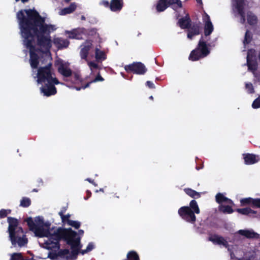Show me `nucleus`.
<instances>
[{
	"mask_svg": "<svg viewBox=\"0 0 260 260\" xmlns=\"http://www.w3.org/2000/svg\"><path fill=\"white\" fill-rule=\"evenodd\" d=\"M17 18L20 29V33L23 39V45L29 50V62L32 68V76L37 78L38 84L42 86L40 88L41 92L44 95L49 96L56 93L55 85L60 84L51 68V63L48 62L47 66L37 69L41 61L39 56L40 52H34L36 44L42 52L44 61L50 60V49L52 41L50 33L57 29L56 25L45 23V19L42 17L35 9L21 10L17 13Z\"/></svg>",
	"mask_w": 260,
	"mask_h": 260,
	"instance_id": "nucleus-1",
	"label": "nucleus"
},
{
	"mask_svg": "<svg viewBox=\"0 0 260 260\" xmlns=\"http://www.w3.org/2000/svg\"><path fill=\"white\" fill-rule=\"evenodd\" d=\"M29 230L36 236L46 237L43 243L39 242L41 246L49 250L48 257L52 260H69L77 258L80 245L81 237L84 231L80 230L77 233L71 228H50L49 222H44L42 217H31L25 220Z\"/></svg>",
	"mask_w": 260,
	"mask_h": 260,
	"instance_id": "nucleus-2",
	"label": "nucleus"
},
{
	"mask_svg": "<svg viewBox=\"0 0 260 260\" xmlns=\"http://www.w3.org/2000/svg\"><path fill=\"white\" fill-rule=\"evenodd\" d=\"M203 21L204 24V36H202L198 44V47L192 51L189 56V59L196 61L207 56L210 53L209 47L214 46V41L211 42L210 35L214 30L213 25L209 16L205 13L203 16Z\"/></svg>",
	"mask_w": 260,
	"mask_h": 260,
	"instance_id": "nucleus-3",
	"label": "nucleus"
},
{
	"mask_svg": "<svg viewBox=\"0 0 260 260\" xmlns=\"http://www.w3.org/2000/svg\"><path fill=\"white\" fill-rule=\"evenodd\" d=\"M9 239L12 246L22 247L26 245L28 240L21 227L18 226V220L11 217H8Z\"/></svg>",
	"mask_w": 260,
	"mask_h": 260,
	"instance_id": "nucleus-4",
	"label": "nucleus"
},
{
	"mask_svg": "<svg viewBox=\"0 0 260 260\" xmlns=\"http://www.w3.org/2000/svg\"><path fill=\"white\" fill-rule=\"evenodd\" d=\"M209 240L215 244L219 245L220 246H223L228 248L230 252V255L232 260H255L256 257L255 252L254 251H249L244 252L245 257L243 258H238L235 257V255H240L241 251L238 250L237 247H233L234 251L230 249L228 244L227 241L222 237L218 235H212L209 237Z\"/></svg>",
	"mask_w": 260,
	"mask_h": 260,
	"instance_id": "nucleus-5",
	"label": "nucleus"
},
{
	"mask_svg": "<svg viewBox=\"0 0 260 260\" xmlns=\"http://www.w3.org/2000/svg\"><path fill=\"white\" fill-rule=\"evenodd\" d=\"M55 64L58 73L63 77L64 80L68 81V78L71 77L72 82L74 84H79L81 82L80 76L77 73H72L68 62L58 59L56 61Z\"/></svg>",
	"mask_w": 260,
	"mask_h": 260,
	"instance_id": "nucleus-6",
	"label": "nucleus"
},
{
	"mask_svg": "<svg viewBox=\"0 0 260 260\" xmlns=\"http://www.w3.org/2000/svg\"><path fill=\"white\" fill-rule=\"evenodd\" d=\"M200 209L197 202L193 200L189 204V206H184L178 210L179 215L187 222L193 223L196 220L194 213L199 214Z\"/></svg>",
	"mask_w": 260,
	"mask_h": 260,
	"instance_id": "nucleus-7",
	"label": "nucleus"
},
{
	"mask_svg": "<svg viewBox=\"0 0 260 260\" xmlns=\"http://www.w3.org/2000/svg\"><path fill=\"white\" fill-rule=\"evenodd\" d=\"M216 201L219 204V210L224 214H231L234 212L232 209L233 201L225 197L222 193H218L216 196Z\"/></svg>",
	"mask_w": 260,
	"mask_h": 260,
	"instance_id": "nucleus-8",
	"label": "nucleus"
},
{
	"mask_svg": "<svg viewBox=\"0 0 260 260\" xmlns=\"http://www.w3.org/2000/svg\"><path fill=\"white\" fill-rule=\"evenodd\" d=\"M169 4L173 6L174 9L182 7V3L180 0H159L157 6L156 10L158 12H162L167 9Z\"/></svg>",
	"mask_w": 260,
	"mask_h": 260,
	"instance_id": "nucleus-9",
	"label": "nucleus"
},
{
	"mask_svg": "<svg viewBox=\"0 0 260 260\" xmlns=\"http://www.w3.org/2000/svg\"><path fill=\"white\" fill-rule=\"evenodd\" d=\"M124 69L127 72H133L140 75L144 74L147 71L145 66L141 62H134L131 64L125 66Z\"/></svg>",
	"mask_w": 260,
	"mask_h": 260,
	"instance_id": "nucleus-10",
	"label": "nucleus"
},
{
	"mask_svg": "<svg viewBox=\"0 0 260 260\" xmlns=\"http://www.w3.org/2000/svg\"><path fill=\"white\" fill-rule=\"evenodd\" d=\"M232 5L234 11L241 16V23H244L245 21L243 12L244 0H233Z\"/></svg>",
	"mask_w": 260,
	"mask_h": 260,
	"instance_id": "nucleus-11",
	"label": "nucleus"
},
{
	"mask_svg": "<svg viewBox=\"0 0 260 260\" xmlns=\"http://www.w3.org/2000/svg\"><path fill=\"white\" fill-rule=\"evenodd\" d=\"M253 52V51H249L247 55V65L248 70L252 72L254 77L258 81H260V73L256 72L257 64L255 61L250 60V53Z\"/></svg>",
	"mask_w": 260,
	"mask_h": 260,
	"instance_id": "nucleus-12",
	"label": "nucleus"
},
{
	"mask_svg": "<svg viewBox=\"0 0 260 260\" xmlns=\"http://www.w3.org/2000/svg\"><path fill=\"white\" fill-rule=\"evenodd\" d=\"M66 34L69 35V38L70 39H82L83 36L85 34V29L83 28H79L74 29L71 31L66 30Z\"/></svg>",
	"mask_w": 260,
	"mask_h": 260,
	"instance_id": "nucleus-13",
	"label": "nucleus"
},
{
	"mask_svg": "<svg viewBox=\"0 0 260 260\" xmlns=\"http://www.w3.org/2000/svg\"><path fill=\"white\" fill-rule=\"evenodd\" d=\"M92 46V42L90 41H86L81 45L80 56L82 59L87 60L88 52Z\"/></svg>",
	"mask_w": 260,
	"mask_h": 260,
	"instance_id": "nucleus-14",
	"label": "nucleus"
},
{
	"mask_svg": "<svg viewBox=\"0 0 260 260\" xmlns=\"http://www.w3.org/2000/svg\"><path fill=\"white\" fill-rule=\"evenodd\" d=\"M238 233L247 238L260 239V235L254 232L252 230H240Z\"/></svg>",
	"mask_w": 260,
	"mask_h": 260,
	"instance_id": "nucleus-15",
	"label": "nucleus"
},
{
	"mask_svg": "<svg viewBox=\"0 0 260 260\" xmlns=\"http://www.w3.org/2000/svg\"><path fill=\"white\" fill-rule=\"evenodd\" d=\"M53 42L58 49L67 48L69 45V41L61 38H56L53 39Z\"/></svg>",
	"mask_w": 260,
	"mask_h": 260,
	"instance_id": "nucleus-16",
	"label": "nucleus"
},
{
	"mask_svg": "<svg viewBox=\"0 0 260 260\" xmlns=\"http://www.w3.org/2000/svg\"><path fill=\"white\" fill-rule=\"evenodd\" d=\"M236 211L240 214L248 215L252 217H256L257 214L256 211L252 210L250 208L238 209Z\"/></svg>",
	"mask_w": 260,
	"mask_h": 260,
	"instance_id": "nucleus-17",
	"label": "nucleus"
},
{
	"mask_svg": "<svg viewBox=\"0 0 260 260\" xmlns=\"http://www.w3.org/2000/svg\"><path fill=\"white\" fill-rule=\"evenodd\" d=\"M77 5L75 3H72L68 7L61 9L59 12L60 15H65L73 12L76 9Z\"/></svg>",
	"mask_w": 260,
	"mask_h": 260,
	"instance_id": "nucleus-18",
	"label": "nucleus"
},
{
	"mask_svg": "<svg viewBox=\"0 0 260 260\" xmlns=\"http://www.w3.org/2000/svg\"><path fill=\"white\" fill-rule=\"evenodd\" d=\"M245 164L246 165H252L257 162L258 159L253 154H247L244 156Z\"/></svg>",
	"mask_w": 260,
	"mask_h": 260,
	"instance_id": "nucleus-19",
	"label": "nucleus"
},
{
	"mask_svg": "<svg viewBox=\"0 0 260 260\" xmlns=\"http://www.w3.org/2000/svg\"><path fill=\"white\" fill-rule=\"evenodd\" d=\"M122 6V0H112L110 9L112 11H119Z\"/></svg>",
	"mask_w": 260,
	"mask_h": 260,
	"instance_id": "nucleus-20",
	"label": "nucleus"
},
{
	"mask_svg": "<svg viewBox=\"0 0 260 260\" xmlns=\"http://www.w3.org/2000/svg\"><path fill=\"white\" fill-rule=\"evenodd\" d=\"M178 23L180 27L182 29L188 28L190 23V20L189 16L186 15L184 18L180 19Z\"/></svg>",
	"mask_w": 260,
	"mask_h": 260,
	"instance_id": "nucleus-21",
	"label": "nucleus"
},
{
	"mask_svg": "<svg viewBox=\"0 0 260 260\" xmlns=\"http://www.w3.org/2000/svg\"><path fill=\"white\" fill-rule=\"evenodd\" d=\"M95 56L96 60L98 62L102 61L106 58L105 53L98 48H95Z\"/></svg>",
	"mask_w": 260,
	"mask_h": 260,
	"instance_id": "nucleus-22",
	"label": "nucleus"
},
{
	"mask_svg": "<svg viewBox=\"0 0 260 260\" xmlns=\"http://www.w3.org/2000/svg\"><path fill=\"white\" fill-rule=\"evenodd\" d=\"M200 34V28L199 26H193L188 31L187 38L192 39V37Z\"/></svg>",
	"mask_w": 260,
	"mask_h": 260,
	"instance_id": "nucleus-23",
	"label": "nucleus"
},
{
	"mask_svg": "<svg viewBox=\"0 0 260 260\" xmlns=\"http://www.w3.org/2000/svg\"><path fill=\"white\" fill-rule=\"evenodd\" d=\"M247 22L250 25H254L257 23L256 17L250 12L247 13Z\"/></svg>",
	"mask_w": 260,
	"mask_h": 260,
	"instance_id": "nucleus-24",
	"label": "nucleus"
},
{
	"mask_svg": "<svg viewBox=\"0 0 260 260\" xmlns=\"http://www.w3.org/2000/svg\"><path fill=\"white\" fill-rule=\"evenodd\" d=\"M257 201V199H253L251 198H248L242 199L240 200V203L243 205L251 204V205H253L254 206L256 207L255 201Z\"/></svg>",
	"mask_w": 260,
	"mask_h": 260,
	"instance_id": "nucleus-25",
	"label": "nucleus"
},
{
	"mask_svg": "<svg viewBox=\"0 0 260 260\" xmlns=\"http://www.w3.org/2000/svg\"><path fill=\"white\" fill-rule=\"evenodd\" d=\"M184 191L185 193L188 194L189 196L192 198H200L201 197V193L198 192L194 190H192L190 188H185L184 189Z\"/></svg>",
	"mask_w": 260,
	"mask_h": 260,
	"instance_id": "nucleus-26",
	"label": "nucleus"
},
{
	"mask_svg": "<svg viewBox=\"0 0 260 260\" xmlns=\"http://www.w3.org/2000/svg\"><path fill=\"white\" fill-rule=\"evenodd\" d=\"M64 213V211H60L59 212V215L60 216L62 222L65 224L68 223L69 220H71L70 219V217L71 215L69 214H68L64 215H63Z\"/></svg>",
	"mask_w": 260,
	"mask_h": 260,
	"instance_id": "nucleus-27",
	"label": "nucleus"
},
{
	"mask_svg": "<svg viewBox=\"0 0 260 260\" xmlns=\"http://www.w3.org/2000/svg\"><path fill=\"white\" fill-rule=\"evenodd\" d=\"M103 80H104V79L100 75H99L93 81H92L90 83H88L86 84L85 86H82V87H74V88L77 90H80L81 88L85 89L86 87H88L89 85V84L90 83L98 82V81H102Z\"/></svg>",
	"mask_w": 260,
	"mask_h": 260,
	"instance_id": "nucleus-28",
	"label": "nucleus"
},
{
	"mask_svg": "<svg viewBox=\"0 0 260 260\" xmlns=\"http://www.w3.org/2000/svg\"><path fill=\"white\" fill-rule=\"evenodd\" d=\"M251 40V35L249 31L247 30L246 32L245 35V38L243 41V44L244 46V47H246V45L248 44L250 42Z\"/></svg>",
	"mask_w": 260,
	"mask_h": 260,
	"instance_id": "nucleus-29",
	"label": "nucleus"
},
{
	"mask_svg": "<svg viewBox=\"0 0 260 260\" xmlns=\"http://www.w3.org/2000/svg\"><path fill=\"white\" fill-rule=\"evenodd\" d=\"M67 224L78 229L80 227L81 223L78 221L71 220L68 221V223Z\"/></svg>",
	"mask_w": 260,
	"mask_h": 260,
	"instance_id": "nucleus-30",
	"label": "nucleus"
},
{
	"mask_svg": "<svg viewBox=\"0 0 260 260\" xmlns=\"http://www.w3.org/2000/svg\"><path fill=\"white\" fill-rule=\"evenodd\" d=\"M30 204V200L29 198H23L20 202V206L23 207H27Z\"/></svg>",
	"mask_w": 260,
	"mask_h": 260,
	"instance_id": "nucleus-31",
	"label": "nucleus"
},
{
	"mask_svg": "<svg viewBox=\"0 0 260 260\" xmlns=\"http://www.w3.org/2000/svg\"><path fill=\"white\" fill-rule=\"evenodd\" d=\"M10 260H24L20 253H14L11 254Z\"/></svg>",
	"mask_w": 260,
	"mask_h": 260,
	"instance_id": "nucleus-32",
	"label": "nucleus"
},
{
	"mask_svg": "<svg viewBox=\"0 0 260 260\" xmlns=\"http://www.w3.org/2000/svg\"><path fill=\"white\" fill-rule=\"evenodd\" d=\"M245 88L247 90V92L249 93H252L254 92V88L253 85L250 83H245Z\"/></svg>",
	"mask_w": 260,
	"mask_h": 260,
	"instance_id": "nucleus-33",
	"label": "nucleus"
},
{
	"mask_svg": "<svg viewBox=\"0 0 260 260\" xmlns=\"http://www.w3.org/2000/svg\"><path fill=\"white\" fill-rule=\"evenodd\" d=\"M94 247V244L92 243H89L88 245H87L86 249L83 250H82L81 253L82 254H84L92 250Z\"/></svg>",
	"mask_w": 260,
	"mask_h": 260,
	"instance_id": "nucleus-34",
	"label": "nucleus"
},
{
	"mask_svg": "<svg viewBox=\"0 0 260 260\" xmlns=\"http://www.w3.org/2000/svg\"><path fill=\"white\" fill-rule=\"evenodd\" d=\"M86 61L87 62V64L91 71H92L93 69H96L98 68V64L95 62L88 61L87 60H86Z\"/></svg>",
	"mask_w": 260,
	"mask_h": 260,
	"instance_id": "nucleus-35",
	"label": "nucleus"
},
{
	"mask_svg": "<svg viewBox=\"0 0 260 260\" xmlns=\"http://www.w3.org/2000/svg\"><path fill=\"white\" fill-rule=\"evenodd\" d=\"M252 107L254 109L260 108V96L253 101Z\"/></svg>",
	"mask_w": 260,
	"mask_h": 260,
	"instance_id": "nucleus-36",
	"label": "nucleus"
},
{
	"mask_svg": "<svg viewBox=\"0 0 260 260\" xmlns=\"http://www.w3.org/2000/svg\"><path fill=\"white\" fill-rule=\"evenodd\" d=\"M11 212L10 210L2 209L0 211V218H4L6 217Z\"/></svg>",
	"mask_w": 260,
	"mask_h": 260,
	"instance_id": "nucleus-37",
	"label": "nucleus"
},
{
	"mask_svg": "<svg viewBox=\"0 0 260 260\" xmlns=\"http://www.w3.org/2000/svg\"><path fill=\"white\" fill-rule=\"evenodd\" d=\"M146 85L150 88H154L155 87L154 84L149 81L146 82Z\"/></svg>",
	"mask_w": 260,
	"mask_h": 260,
	"instance_id": "nucleus-38",
	"label": "nucleus"
},
{
	"mask_svg": "<svg viewBox=\"0 0 260 260\" xmlns=\"http://www.w3.org/2000/svg\"><path fill=\"white\" fill-rule=\"evenodd\" d=\"M253 51V52H251V53H250V60H252V58H253V57L254 56H255V50H254L250 49V50H249L248 51L247 53H248L249 51Z\"/></svg>",
	"mask_w": 260,
	"mask_h": 260,
	"instance_id": "nucleus-39",
	"label": "nucleus"
},
{
	"mask_svg": "<svg viewBox=\"0 0 260 260\" xmlns=\"http://www.w3.org/2000/svg\"><path fill=\"white\" fill-rule=\"evenodd\" d=\"M256 207L260 208V199H257V201H255Z\"/></svg>",
	"mask_w": 260,
	"mask_h": 260,
	"instance_id": "nucleus-40",
	"label": "nucleus"
},
{
	"mask_svg": "<svg viewBox=\"0 0 260 260\" xmlns=\"http://www.w3.org/2000/svg\"><path fill=\"white\" fill-rule=\"evenodd\" d=\"M87 196H88L87 198H85V200H87V199L88 198H89L90 197V195H91V192L90 191H87Z\"/></svg>",
	"mask_w": 260,
	"mask_h": 260,
	"instance_id": "nucleus-41",
	"label": "nucleus"
},
{
	"mask_svg": "<svg viewBox=\"0 0 260 260\" xmlns=\"http://www.w3.org/2000/svg\"><path fill=\"white\" fill-rule=\"evenodd\" d=\"M103 5H104L105 6H108L109 5V3L108 2H103Z\"/></svg>",
	"mask_w": 260,
	"mask_h": 260,
	"instance_id": "nucleus-42",
	"label": "nucleus"
},
{
	"mask_svg": "<svg viewBox=\"0 0 260 260\" xmlns=\"http://www.w3.org/2000/svg\"><path fill=\"white\" fill-rule=\"evenodd\" d=\"M86 180L89 181L90 183H93V181L91 180L89 178H87L86 179Z\"/></svg>",
	"mask_w": 260,
	"mask_h": 260,
	"instance_id": "nucleus-43",
	"label": "nucleus"
},
{
	"mask_svg": "<svg viewBox=\"0 0 260 260\" xmlns=\"http://www.w3.org/2000/svg\"><path fill=\"white\" fill-rule=\"evenodd\" d=\"M197 2L198 4H202V0H197Z\"/></svg>",
	"mask_w": 260,
	"mask_h": 260,
	"instance_id": "nucleus-44",
	"label": "nucleus"
},
{
	"mask_svg": "<svg viewBox=\"0 0 260 260\" xmlns=\"http://www.w3.org/2000/svg\"><path fill=\"white\" fill-rule=\"evenodd\" d=\"M16 2H18L19 0H15ZM22 2L23 3H25L27 1H28V0H21Z\"/></svg>",
	"mask_w": 260,
	"mask_h": 260,
	"instance_id": "nucleus-45",
	"label": "nucleus"
},
{
	"mask_svg": "<svg viewBox=\"0 0 260 260\" xmlns=\"http://www.w3.org/2000/svg\"><path fill=\"white\" fill-rule=\"evenodd\" d=\"M100 191H102V192H104V189L103 188H101L100 190H99Z\"/></svg>",
	"mask_w": 260,
	"mask_h": 260,
	"instance_id": "nucleus-46",
	"label": "nucleus"
},
{
	"mask_svg": "<svg viewBox=\"0 0 260 260\" xmlns=\"http://www.w3.org/2000/svg\"><path fill=\"white\" fill-rule=\"evenodd\" d=\"M81 19H82V20H85V17H84V16H82Z\"/></svg>",
	"mask_w": 260,
	"mask_h": 260,
	"instance_id": "nucleus-47",
	"label": "nucleus"
},
{
	"mask_svg": "<svg viewBox=\"0 0 260 260\" xmlns=\"http://www.w3.org/2000/svg\"><path fill=\"white\" fill-rule=\"evenodd\" d=\"M92 184H93L94 186H96L97 185V184H95L94 182H93V183H92Z\"/></svg>",
	"mask_w": 260,
	"mask_h": 260,
	"instance_id": "nucleus-48",
	"label": "nucleus"
},
{
	"mask_svg": "<svg viewBox=\"0 0 260 260\" xmlns=\"http://www.w3.org/2000/svg\"><path fill=\"white\" fill-rule=\"evenodd\" d=\"M150 99L152 100L153 99V96H150Z\"/></svg>",
	"mask_w": 260,
	"mask_h": 260,
	"instance_id": "nucleus-49",
	"label": "nucleus"
},
{
	"mask_svg": "<svg viewBox=\"0 0 260 260\" xmlns=\"http://www.w3.org/2000/svg\"><path fill=\"white\" fill-rule=\"evenodd\" d=\"M24 260H34L33 258L30 259H24Z\"/></svg>",
	"mask_w": 260,
	"mask_h": 260,
	"instance_id": "nucleus-50",
	"label": "nucleus"
},
{
	"mask_svg": "<svg viewBox=\"0 0 260 260\" xmlns=\"http://www.w3.org/2000/svg\"><path fill=\"white\" fill-rule=\"evenodd\" d=\"M121 74L122 75V76L123 77H124V76H123V73H121Z\"/></svg>",
	"mask_w": 260,
	"mask_h": 260,
	"instance_id": "nucleus-51",
	"label": "nucleus"
},
{
	"mask_svg": "<svg viewBox=\"0 0 260 260\" xmlns=\"http://www.w3.org/2000/svg\"><path fill=\"white\" fill-rule=\"evenodd\" d=\"M34 191H37V190L36 189H34Z\"/></svg>",
	"mask_w": 260,
	"mask_h": 260,
	"instance_id": "nucleus-52",
	"label": "nucleus"
}]
</instances>
